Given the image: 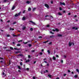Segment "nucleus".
<instances>
[{"mask_svg": "<svg viewBox=\"0 0 79 79\" xmlns=\"http://www.w3.org/2000/svg\"><path fill=\"white\" fill-rule=\"evenodd\" d=\"M21 12H20L18 14H16L15 15V17H16L17 16H19V15H20V14H21Z\"/></svg>", "mask_w": 79, "mask_h": 79, "instance_id": "f257e3e1", "label": "nucleus"}, {"mask_svg": "<svg viewBox=\"0 0 79 79\" xmlns=\"http://www.w3.org/2000/svg\"><path fill=\"white\" fill-rule=\"evenodd\" d=\"M52 31H54V32H55V31H56V32H58L59 31V30H58V29H56L55 30H52Z\"/></svg>", "mask_w": 79, "mask_h": 79, "instance_id": "f03ea898", "label": "nucleus"}, {"mask_svg": "<svg viewBox=\"0 0 79 79\" xmlns=\"http://www.w3.org/2000/svg\"><path fill=\"white\" fill-rule=\"evenodd\" d=\"M72 44H73V45H74V44L73 43H70V42L69 43V46H71Z\"/></svg>", "mask_w": 79, "mask_h": 79, "instance_id": "7ed1b4c3", "label": "nucleus"}, {"mask_svg": "<svg viewBox=\"0 0 79 79\" xmlns=\"http://www.w3.org/2000/svg\"><path fill=\"white\" fill-rule=\"evenodd\" d=\"M60 5H65V3H64V2H60Z\"/></svg>", "mask_w": 79, "mask_h": 79, "instance_id": "20e7f679", "label": "nucleus"}, {"mask_svg": "<svg viewBox=\"0 0 79 79\" xmlns=\"http://www.w3.org/2000/svg\"><path fill=\"white\" fill-rule=\"evenodd\" d=\"M45 6L46 7V8H49V6L48 5L46 4H45Z\"/></svg>", "mask_w": 79, "mask_h": 79, "instance_id": "39448f33", "label": "nucleus"}, {"mask_svg": "<svg viewBox=\"0 0 79 79\" xmlns=\"http://www.w3.org/2000/svg\"><path fill=\"white\" fill-rule=\"evenodd\" d=\"M19 56H21V57H22V56H23V55H21V54H20V55H17V58H19Z\"/></svg>", "mask_w": 79, "mask_h": 79, "instance_id": "423d86ee", "label": "nucleus"}, {"mask_svg": "<svg viewBox=\"0 0 79 79\" xmlns=\"http://www.w3.org/2000/svg\"><path fill=\"white\" fill-rule=\"evenodd\" d=\"M15 6H13L12 8V10H14V9H15Z\"/></svg>", "mask_w": 79, "mask_h": 79, "instance_id": "0eeeda50", "label": "nucleus"}, {"mask_svg": "<svg viewBox=\"0 0 79 79\" xmlns=\"http://www.w3.org/2000/svg\"><path fill=\"white\" fill-rule=\"evenodd\" d=\"M31 23H32L33 24H34V25H35V23L33 22L32 21H30Z\"/></svg>", "mask_w": 79, "mask_h": 79, "instance_id": "6e6552de", "label": "nucleus"}, {"mask_svg": "<svg viewBox=\"0 0 79 79\" xmlns=\"http://www.w3.org/2000/svg\"><path fill=\"white\" fill-rule=\"evenodd\" d=\"M72 29H75V30H77V29H78L77 27L75 28V27H72Z\"/></svg>", "mask_w": 79, "mask_h": 79, "instance_id": "1a4fd4ad", "label": "nucleus"}, {"mask_svg": "<svg viewBox=\"0 0 79 79\" xmlns=\"http://www.w3.org/2000/svg\"><path fill=\"white\" fill-rule=\"evenodd\" d=\"M53 59L54 60H56V58H55V56H53Z\"/></svg>", "mask_w": 79, "mask_h": 79, "instance_id": "9d476101", "label": "nucleus"}, {"mask_svg": "<svg viewBox=\"0 0 79 79\" xmlns=\"http://www.w3.org/2000/svg\"><path fill=\"white\" fill-rule=\"evenodd\" d=\"M30 2H31L30 1H27V2H26V3L28 4H29L30 3Z\"/></svg>", "mask_w": 79, "mask_h": 79, "instance_id": "9b49d317", "label": "nucleus"}, {"mask_svg": "<svg viewBox=\"0 0 79 79\" xmlns=\"http://www.w3.org/2000/svg\"><path fill=\"white\" fill-rule=\"evenodd\" d=\"M26 19L25 18V17H23L22 19V20H23V21L25 20Z\"/></svg>", "mask_w": 79, "mask_h": 79, "instance_id": "f8f14e48", "label": "nucleus"}, {"mask_svg": "<svg viewBox=\"0 0 79 79\" xmlns=\"http://www.w3.org/2000/svg\"><path fill=\"white\" fill-rule=\"evenodd\" d=\"M26 29V27H25V26L23 27L22 28V29H23V30H24V29Z\"/></svg>", "mask_w": 79, "mask_h": 79, "instance_id": "ddd939ff", "label": "nucleus"}, {"mask_svg": "<svg viewBox=\"0 0 79 79\" xmlns=\"http://www.w3.org/2000/svg\"><path fill=\"white\" fill-rule=\"evenodd\" d=\"M58 37H61V36H62V35L60 34H59L58 35Z\"/></svg>", "mask_w": 79, "mask_h": 79, "instance_id": "4468645a", "label": "nucleus"}, {"mask_svg": "<svg viewBox=\"0 0 79 79\" xmlns=\"http://www.w3.org/2000/svg\"><path fill=\"white\" fill-rule=\"evenodd\" d=\"M14 30V29L12 28H10V31H13Z\"/></svg>", "mask_w": 79, "mask_h": 79, "instance_id": "2eb2a0df", "label": "nucleus"}, {"mask_svg": "<svg viewBox=\"0 0 79 79\" xmlns=\"http://www.w3.org/2000/svg\"><path fill=\"white\" fill-rule=\"evenodd\" d=\"M28 11H31V8H30V7H29L28 9Z\"/></svg>", "mask_w": 79, "mask_h": 79, "instance_id": "dca6fc26", "label": "nucleus"}, {"mask_svg": "<svg viewBox=\"0 0 79 79\" xmlns=\"http://www.w3.org/2000/svg\"><path fill=\"white\" fill-rule=\"evenodd\" d=\"M58 15H60V16H61V15H62L61 13H60V12H59L58 13Z\"/></svg>", "mask_w": 79, "mask_h": 79, "instance_id": "f3484780", "label": "nucleus"}, {"mask_svg": "<svg viewBox=\"0 0 79 79\" xmlns=\"http://www.w3.org/2000/svg\"><path fill=\"white\" fill-rule=\"evenodd\" d=\"M48 70H46V72L45 71L44 72V73H48Z\"/></svg>", "mask_w": 79, "mask_h": 79, "instance_id": "a211bd4d", "label": "nucleus"}, {"mask_svg": "<svg viewBox=\"0 0 79 79\" xmlns=\"http://www.w3.org/2000/svg\"><path fill=\"white\" fill-rule=\"evenodd\" d=\"M36 9V8H33V11H34V10H35Z\"/></svg>", "mask_w": 79, "mask_h": 79, "instance_id": "6ab92c4d", "label": "nucleus"}, {"mask_svg": "<svg viewBox=\"0 0 79 79\" xmlns=\"http://www.w3.org/2000/svg\"><path fill=\"white\" fill-rule=\"evenodd\" d=\"M18 68L19 69H21V67L19 66H18Z\"/></svg>", "mask_w": 79, "mask_h": 79, "instance_id": "aec40b11", "label": "nucleus"}, {"mask_svg": "<svg viewBox=\"0 0 79 79\" xmlns=\"http://www.w3.org/2000/svg\"><path fill=\"white\" fill-rule=\"evenodd\" d=\"M23 44H27V43H28V42H23Z\"/></svg>", "mask_w": 79, "mask_h": 79, "instance_id": "412c9836", "label": "nucleus"}, {"mask_svg": "<svg viewBox=\"0 0 79 79\" xmlns=\"http://www.w3.org/2000/svg\"><path fill=\"white\" fill-rule=\"evenodd\" d=\"M76 71H77V73H79V69H76Z\"/></svg>", "mask_w": 79, "mask_h": 79, "instance_id": "4be33fe9", "label": "nucleus"}, {"mask_svg": "<svg viewBox=\"0 0 79 79\" xmlns=\"http://www.w3.org/2000/svg\"><path fill=\"white\" fill-rule=\"evenodd\" d=\"M48 52L49 54H50V51H49V50H48Z\"/></svg>", "mask_w": 79, "mask_h": 79, "instance_id": "5701e85b", "label": "nucleus"}, {"mask_svg": "<svg viewBox=\"0 0 79 79\" xmlns=\"http://www.w3.org/2000/svg\"><path fill=\"white\" fill-rule=\"evenodd\" d=\"M48 76L49 77H51L52 75H48Z\"/></svg>", "mask_w": 79, "mask_h": 79, "instance_id": "b1692460", "label": "nucleus"}, {"mask_svg": "<svg viewBox=\"0 0 79 79\" xmlns=\"http://www.w3.org/2000/svg\"><path fill=\"white\" fill-rule=\"evenodd\" d=\"M29 60H26V63H27V62H29Z\"/></svg>", "mask_w": 79, "mask_h": 79, "instance_id": "393cba45", "label": "nucleus"}, {"mask_svg": "<svg viewBox=\"0 0 79 79\" xmlns=\"http://www.w3.org/2000/svg\"><path fill=\"white\" fill-rule=\"evenodd\" d=\"M10 48L11 49V50H13V48L12 47H10Z\"/></svg>", "mask_w": 79, "mask_h": 79, "instance_id": "a878e982", "label": "nucleus"}, {"mask_svg": "<svg viewBox=\"0 0 79 79\" xmlns=\"http://www.w3.org/2000/svg\"><path fill=\"white\" fill-rule=\"evenodd\" d=\"M77 77V75H75V76H74V77L75 78H76V77Z\"/></svg>", "mask_w": 79, "mask_h": 79, "instance_id": "bb28decb", "label": "nucleus"}, {"mask_svg": "<svg viewBox=\"0 0 79 79\" xmlns=\"http://www.w3.org/2000/svg\"><path fill=\"white\" fill-rule=\"evenodd\" d=\"M30 30L31 31H33V28H30Z\"/></svg>", "mask_w": 79, "mask_h": 79, "instance_id": "cd10ccee", "label": "nucleus"}, {"mask_svg": "<svg viewBox=\"0 0 79 79\" xmlns=\"http://www.w3.org/2000/svg\"><path fill=\"white\" fill-rule=\"evenodd\" d=\"M66 58V56L64 55V58Z\"/></svg>", "mask_w": 79, "mask_h": 79, "instance_id": "c85d7f7f", "label": "nucleus"}, {"mask_svg": "<svg viewBox=\"0 0 79 79\" xmlns=\"http://www.w3.org/2000/svg\"><path fill=\"white\" fill-rule=\"evenodd\" d=\"M20 64L21 65V66H22L23 65V63L21 62H20Z\"/></svg>", "mask_w": 79, "mask_h": 79, "instance_id": "c756f323", "label": "nucleus"}, {"mask_svg": "<svg viewBox=\"0 0 79 79\" xmlns=\"http://www.w3.org/2000/svg\"><path fill=\"white\" fill-rule=\"evenodd\" d=\"M16 23L15 22L13 23V24H15Z\"/></svg>", "mask_w": 79, "mask_h": 79, "instance_id": "7c9ffc66", "label": "nucleus"}, {"mask_svg": "<svg viewBox=\"0 0 79 79\" xmlns=\"http://www.w3.org/2000/svg\"><path fill=\"white\" fill-rule=\"evenodd\" d=\"M14 49L15 50H19V49H17V48H14Z\"/></svg>", "mask_w": 79, "mask_h": 79, "instance_id": "2f4dec72", "label": "nucleus"}, {"mask_svg": "<svg viewBox=\"0 0 79 79\" xmlns=\"http://www.w3.org/2000/svg\"><path fill=\"white\" fill-rule=\"evenodd\" d=\"M20 45H21L20 44H17V46H20Z\"/></svg>", "mask_w": 79, "mask_h": 79, "instance_id": "473e14b6", "label": "nucleus"}, {"mask_svg": "<svg viewBox=\"0 0 79 79\" xmlns=\"http://www.w3.org/2000/svg\"><path fill=\"white\" fill-rule=\"evenodd\" d=\"M2 75H5V73L4 72H3V71H2Z\"/></svg>", "mask_w": 79, "mask_h": 79, "instance_id": "72a5a7b5", "label": "nucleus"}, {"mask_svg": "<svg viewBox=\"0 0 79 79\" xmlns=\"http://www.w3.org/2000/svg\"><path fill=\"white\" fill-rule=\"evenodd\" d=\"M39 39H41V38H42V37L41 36H39Z\"/></svg>", "mask_w": 79, "mask_h": 79, "instance_id": "f704fd0d", "label": "nucleus"}, {"mask_svg": "<svg viewBox=\"0 0 79 79\" xmlns=\"http://www.w3.org/2000/svg\"><path fill=\"white\" fill-rule=\"evenodd\" d=\"M26 69L27 71H29V69L28 68H27Z\"/></svg>", "mask_w": 79, "mask_h": 79, "instance_id": "c9c22d12", "label": "nucleus"}, {"mask_svg": "<svg viewBox=\"0 0 79 79\" xmlns=\"http://www.w3.org/2000/svg\"><path fill=\"white\" fill-rule=\"evenodd\" d=\"M35 52V50H33L32 51H31V52H32V53H33V52Z\"/></svg>", "mask_w": 79, "mask_h": 79, "instance_id": "e433bc0d", "label": "nucleus"}, {"mask_svg": "<svg viewBox=\"0 0 79 79\" xmlns=\"http://www.w3.org/2000/svg\"><path fill=\"white\" fill-rule=\"evenodd\" d=\"M56 56L57 58H59V56L58 55H56Z\"/></svg>", "mask_w": 79, "mask_h": 79, "instance_id": "4c0bfd02", "label": "nucleus"}, {"mask_svg": "<svg viewBox=\"0 0 79 79\" xmlns=\"http://www.w3.org/2000/svg\"><path fill=\"white\" fill-rule=\"evenodd\" d=\"M28 45L29 47H31V46H32V45L31 44H29Z\"/></svg>", "mask_w": 79, "mask_h": 79, "instance_id": "58836bf2", "label": "nucleus"}, {"mask_svg": "<svg viewBox=\"0 0 79 79\" xmlns=\"http://www.w3.org/2000/svg\"><path fill=\"white\" fill-rule=\"evenodd\" d=\"M10 35L9 34H8V35H7V37H10Z\"/></svg>", "mask_w": 79, "mask_h": 79, "instance_id": "ea45409f", "label": "nucleus"}, {"mask_svg": "<svg viewBox=\"0 0 79 79\" xmlns=\"http://www.w3.org/2000/svg\"><path fill=\"white\" fill-rule=\"evenodd\" d=\"M59 10H62V8H61V7H60L59 8Z\"/></svg>", "mask_w": 79, "mask_h": 79, "instance_id": "a19ab883", "label": "nucleus"}, {"mask_svg": "<svg viewBox=\"0 0 79 79\" xmlns=\"http://www.w3.org/2000/svg\"><path fill=\"white\" fill-rule=\"evenodd\" d=\"M50 32L51 34H54V33H53V32H52V31H50Z\"/></svg>", "mask_w": 79, "mask_h": 79, "instance_id": "79ce46f5", "label": "nucleus"}, {"mask_svg": "<svg viewBox=\"0 0 79 79\" xmlns=\"http://www.w3.org/2000/svg\"><path fill=\"white\" fill-rule=\"evenodd\" d=\"M48 42V41H45V42H44L43 43H47V42Z\"/></svg>", "mask_w": 79, "mask_h": 79, "instance_id": "37998d69", "label": "nucleus"}, {"mask_svg": "<svg viewBox=\"0 0 79 79\" xmlns=\"http://www.w3.org/2000/svg\"><path fill=\"white\" fill-rule=\"evenodd\" d=\"M28 57L29 58H31V56H30V55H29L28 56Z\"/></svg>", "mask_w": 79, "mask_h": 79, "instance_id": "c03bdc74", "label": "nucleus"}, {"mask_svg": "<svg viewBox=\"0 0 79 79\" xmlns=\"http://www.w3.org/2000/svg\"><path fill=\"white\" fill-rule=\"evenodd\" d=\"M40 54L41 55H42V52H41L40 53Z\"/></svg>", "mask_w": 79, "mask_h": 79, "instance_id": "a18cd8bd", "label": "nucleus"}, {"mask_svg": "<svg viewBox=\"0 0 79 79\" xmlns=\"http://www.w3.org/2000/svg\"><path fill=\"white\" fill-rule=\"evenodd\" d=\"M2 71H3L5 72V69H2Z\"/></svg>", "mask_w": 79, "mask_h": 79, "instance_id": "49530a36", "label": "nucleus"}, {"mask_svg": "<svg viewBox=\"0 0 79 79\" xmlns=\"http://www.w3.org/2000/svg\"><path fill=\"white\" fill-rule=\"evenodd\" d=\"M61 62L63 63V60H61Z\"/></svg>", "mask_w": 79, "mask_h": 79, "instance_id": "de8ad7c7", "label": "nucleus"}, {"mask_svg": "<svg viewBox=\"0 0 79 79\" xmlns=\"http://www.w3.org/2000/svg\"><path fill=\"white\" fill-rule=\"evenodd\" d=\"M25 11H26L25 10H24L23 12V13H25Z\"/></svg>", "mask_w": 79, "mask_h": 79, "instance_id": "09e8293b", "label": "nucleus"}, {"mask_svg": "<svg viewBox=\"0 0 79 79\" xmlns=\"http://www.w3.org/2000/svg\"><path fill=\"white\" fill-rule=\"evenodd\" d=\"M48 44H49V45H50L51 44H52V42H50V43H49Z\"/></svg>", "mask_w": 79, "mask_h": 79, "instance_id": "8fccbe9b", "label": "nucleus"}, {"mask_svg": "<svg viewBox=\"0 0 79 79\" xmlns=\"http://www.w3.org/2000/svg\"><path fill=\"white\" fill-rule=\"evenodd\" d=\"M50 25H47V27H49Z\"/></svg>", "mask_w": 79, "mask_h": 79, "instance_id": "3c124183", "label": "nucleus"}, {"mask_svg": "<svg viewBox=\"0 0 79 79\" xmlns=\"http://www.w3.org/2000/svg\"><path fill=\"white\" fill-rule=\"evenodd\" d=\"M64 76H66V74H64Z\"/></svg>", "mask_w": 79, "mask_h": 79, "instance_id": "603ef678", "label": "nucleus"}, {"mask_svg": "<svg viewBox=\"0 0 79 79\" xmlns=\"http://www.w3.org/2000/svg\"><path fill=\"white\" fill-rule=\"evenodd\" d=\"M22 41H23V40H21L19 41V42H22Z\"/></svg>", "mask_w": 79, "mask_h": 79, "instance_id": "864d4df0", "label": "nucleus"}, {"mask_svg": "<svg viewBox=\"0 0 79 79\" xmlns=\"http://www.w3.org/2000/svg\"><path fill=\"white\" fill-rule=\"evenodd\" d=\"M33 79H35V77H33Z\"/></svg>", "mask_w": 79, "mask_h": 79, "instance_id": "5fc2aeb1", "label": "nucleus"}, {"mask_svg": "<svg viewBox=\"0 0 79 79\" xmlns=\"http://www.w3.org/2000/svg\"><path fill=\"white\" fill-rule=\"evenodd\" d=\"M0 59H1L2 60H3V58H2L0 57Z\"/></svg>", "mask_w": 79, "mask_h": 79, "instance_id": "6e6d98bb", "label": "nucleus"}, {"mask_svg": "<svg viewBox=\"0 0 79 79\" xmlns=\"http://www.w3.org/2000/svg\"><path fill=\"white\" fill-rule=\"evenodd\" d=\"M10 20H8L7 21V23H9V22H10Z\"/></svg>", "mask_w": 79, "mask_h": 79, "instance_id": "4d7b16f0", "label": "nucleus"}, {"mask_svg": "<svg viewBox=\"0 0 79 79\" xmlns=\"http://www.w3.org/2000/svg\"><path fill=\"white\" fill-rule=\"evenodd\" d=\"M36 62V61H34V64H35V63Z\"/></svg>", "mask_w": 79, "mask_h": 79, "instance_id": "13d9d810", "label": "nucleus"}, {"mask_svg": "<svg viewBox=\"0 0 79 79\" xmlns=\"http://www.w3.org/2000/svg\"><path fill=\"white\" fill-rule=\"evenodd\" d=\"M74 17H75V18H76V17H77V15H75L74 16Z\"/></svg>", "mask_w": 79, "mask_h": 79, "instance_id": "bf43d9fd", "label": "nucleus"}, {"mask_svg": "<svg viewBox=\"0 0 79 79\" xmlns=\"http://www.w3.org/2000/svg\"><path fill=\"white\" fill-rule=\"evenodd\" d=\"M68 72H69V73H70V70H68Z\"/></svg>", "mask_w": 79, "mask_h": 79, "instance_id": "052dcab7", "label": "nucleus"}, {"mask_svg": "<svg viewBox=\"0 0 79 79\" xmlns=\"http://www.w3.org/2000/svg\"><path fill=\"white\" fill-rule=\"evenodd\" d=\"M56 79H60V78L57 77V78H56Z\"/></svg>", "mask_w": 79, "mask_h": 79, "instance_id": "680f3d73", "label": "nucleus"}, {"mask_svg": "<svg viewBox=\"0 0 79 79\" xmlns=\"http://www.w3.org/2000/svg\"><path fill=\"white\" fill-rule=\"evenodd\" d=\"M50 37H53V36L52 35V36H50Z\"/></svg>", "mask_w": 79, "mask_h": 79, "instance_id": "e2e57ef3", "label": "nucleus"}, {"mask_svg": "<svg viewBox=\"0 0 79 79\" xmlns=\"http://www.w3.org/2000/svg\"><path fill=\"white\" fill-rule=\"evenodd\" d=\"M41 51H42V52H44V49H42Z\"/></svg>", "mask_w": 79, "mask_h": 79, "instance_id": "0e129e2a", "label": "nucleus"}, {"mask_svg": "<svg viewBox=\"0 0 79 79\" xmlns=\"http://www.w3.org/2000/svg\"><path fill=\"white\" fill-rule=\"evenodd\" d=\"M18 71L20 73L21 72V71L20 70H19Z\"/></svg>", "mask_w": 79, "mask_h": 79, "instance_id": "69168bd1", "label": "nucleus"}, {"mask_svg": "<svg viewBox=\"0 0 79 79\" xmlns=\"http://www.w3.org/2000/svg\"><path fill=\"white\" fill-rule=\"evenodd\" d=\"M47 16H48V15H47L45 16V17H47Z\"/></svg>", "mask_w": 79, "mask_h": 79, "instance_id": "338daca9", "label": "nucleus"}, {"mask_svg": "<svg viewBox=\"0 0 79 79\" xmlns=\"http://www.w3.org/2000/svg\"><path fill=\"white\" fill-rule=\"evenodd\" d=\"M51 3H52H52H53V1H52L51 2Z\"/></svg>", "mask_w": 79, "mask_h": 79, "instance_id": "774afa93", "label": "nucleus"}]
</instances>
